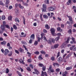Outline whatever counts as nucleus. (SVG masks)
<instances>
[{
	"label": "nucleus",
	"instance_id": "obj_50",
	"mask_svg": "<svg viewBox=\"0 0 76 76\" xmlns=\"http://www.w3.org/2000/svg\"><path fill=\"white\" fill-rule=\"evenodd\" d=\"M29 67H31L32 69H34V66H33V65L32 64H29Z\"/></svg>",
	"mask_w": 76,
	"mask_h": 76
},
{
	"label": "nucleus",
	"instance_id": "obj_55",
	"mask_svg": "<svg viewBox=\"0 0 76 76\" xmlns=\"http://www.w3.org/2000/svg\"><path fill=\"white\" fill-rule=\"evenodd\" d=\"M33 41V40L32 39H30L29 41V44H32V41Z\"/></svg>",
	"mask_w": 76,
	"mask_h": 76
},
{
	"label": "nucleus",
	"instance_id": "obj_38",
	"mask_svg": "<svg viewBox=\"0 0 76 76\" xmlns=\"http://www.w3.org/2000/svg\"><path fill=\"white\" fill-rule=\"evenodd\" d=\"M43 18H45V19H48V16L46 15H43Z\"/></svg>",
	"mask_w": 76,
	"mask_h": 76
},
{
	"label": "nucleus",
	"instance_id": "obj_7",
	"mask_svg": "<svg viewBox=\"0 0 76 76\" xmlns=\"http://www.w3.org/2000/svg\"><path fill=\"white\" fill-rule=\"evenodd\" d=\"M48 70V71H50V73H54V70L52 68V66L51 65L50 66Z\"/></svg>",
	"mask_w": 76,
	"mask_h": 76
},
{
	"label": "nucleus",
	"instance_id": "obj_4",
	"mask_svg": "<svg viewBox=\"0 0 76 76\" xmlns=\"http://www.w3.org/2000/svg\"><path fill=\"white\" fill-rule=\"evenodd\" d=\"M42 11V12H45L47 11V5L45 4L43 5Z\"/></svg>",
	"mask_w": 76,
	"mask_h": 76
},
{
	"label": "nucleus",
	"instance_id": "obj_19",
	"mask_svg": "<svg viewBox=\"0 0 76 76\" xmlns=\"http://www.w3.org/2000/svg\"><path fill=\"white\" fill-rule=\"evenodd\" d=\"M55 60L56 58H55V57L54 56H52L50 58V60H51V61H54Z\"/></svg>",
	"mask_w": 76,
	"mask_h": 76
},
{
	"label": "nucleus",
	"instance_id": "obj_21",
	"mask_svg": "<svg viewBox=\"0 0 76 76\" xmlns=\"http://www.w3.org/2000/svg\"><path fill=\"white\" fill-rule=\"evenodd\" d=\"M53 65L54 66H56H56H58V67H59L60 66V65L58 64L57 63H53Z\"/></svg>",
	"mask_w": 76,
	"mask_h": 76
},
{
	"label": "nucleus",
	"instance_id": "obj_11",
	"mask_svg": "<svg viewBox=\"0 0 76 76\" xmlns=\"http://www.w3.org/2000/svg\"><path fill=\"white\" fill-rule=\"evenodd\" d=\"M54 10V7H50L48 8V11H53Z\"/></svg>",
	"mask_w": 76,
	"mask_h": 76
},
{
	"label": "nucleus",
	"instance_id": "obj_17",
	"mask_svg": "<svg viewBox=\"0 0 76 76\" xmlns=\"http://www.w3.org/2000/svg\"><path fill=\"white\" fill-rule=\"evenodd\" d=\"M19 61L20 63H23V64H25V63L23 62V60H22V59L20 58Z\"/></svg>",
	"mask_w": 76,
	"mask_h": 76
},
{
	"label": "nucleus",
	"instance_id": "obj_31",
	"mask_svg": "<svg viewBox=\"0 0 76 76\" xmlns=\"http://www.w3.org/2000/svg\"><path fill=\"white\" fill-rule=\"evenodd\" d=\"M40 53L41 54H44L45 55V54H46V53L43 50H42L40 51Z\"/></svg>",
	"mask_w": 76,
	"mask_h": 76
},
{
	"label": "nucleus",
	"instance_id": "obj_35",
	"mask_svg": "<svg viewBox=\"0 0 76 76\" xmlns=\"http://www.w3.org/2000/svg\"><path fill=\"white\" fill-rule=\"evenodd\" d=\"M60 52H58L57 53V56H56V58H58L59 57H60Z\"/></svg>",
	"mask_w": 76,
	"mask_h": 76
},
{
	"label": "nucleus",
	"instance_id": "obj_28",
	"mask_svg": "<svg viewBox=\"0 0 76 76\" xmlns=\"http://www.w3.org/2000/svg\"><path fill=\"white\" fill-rule=\"evenodd\" d=\"M45 27L47 29H49L50 28V27L48 26V24H46L45 25Z\"/></svg>",
	"mask_w": 76,
	"mask_h": 76
},
{
	"label": "nucleus",
	"instance_id": "obj_61",
	"mask_svg": "<svg viewBox=\"0 0 76 76\" xmlns=\"http://www.w3.org/2000/svg\"><path fill=\"white\" fill-rule=\"evenodd\" d=\"M72 31L74 33H75V32H76V29L74 28L72 29Z\"/></svg>",
	"mask_w": 76,
	"mask_h": 76
},
{
	"label": "nucleus",
	"instance_id": "obj_49",
	"mask_svg": "<svg viewBox=\"0 0 76 76\" xmlns=\"http://www.w3.org/2000/svg\"><path fill=\"white\" fill-rule=\"evenodd\" d=\"M23 47H24V48L26 51H28V49H27V48H26V47L25 46V45H23Z\"/></svg>",
	"mask_w": 76,
	"mask_h": 76
},
{
	"label": "nucleus",
	"instance_id": "obj_62",
	"mask_svg": "<svg viewBox=\"0 0 76 76\" xmlns=\"http://www.w3.org/2000/svg\"><path fill=\"white\" fill-rule=\"evenodd\" d=\"M44 40L46 42V41H47V39H46V37H45V36H44Z\"/></svg>",
	"mask_w": 76,
	"mask_h": 76
},
{
	"label": "nucleus",
	"instance_id": "obj_40",
	"mask_svg": "<svg viewBox=\"0 0 76 76\" xmlns=\"http://www.w3.org/2000/svg\"><path fill=\"white\" fill-rule=\"evenodd\" d=\"M47 42L49 44L51 45V40H47Z\"/></svg>",
	"mask_w": 76,
	"mask_h": 76
},
{
	"label": "nucleus",
	"instance_id": "obj_32",
	"mask_svg": "<svg viewBox=\"0 0 76 76\" xmlns=\"http://www.w3.org/2000/svg\"><path fill=\"white\" fill-rule=\"evenodd\" d=\"M13 28L14 29H15V30H17V29H18V27H17L16 26L15 24L13 25Z\"/></svg>",
	"mask_w": 76,
	"mask_h": 76
},
{
	"label": "nucleus",
	"instance_id": "obj_18",
	"mask_svg": "<svg viewBox=\"0 0 76 76\" xmlns=\"http://www.w3.org/2000/svg\"><path fill=\"white\" fill-rule=\"evenodd\" d=\"M68 18H69V20L71 22H73V20L72 19V18L71 16H69L68 15H67Z\"/></svg>",
	"mask_w": 76,
	"mask_h": 76
},
{
	"label": "nucleus",
	"instance_id": "obj_15",
	"mask_svg": "<svg viewBox=\"0 0 76 76\" xmlns=\"http://www.w3.org/2000/svg\"><path fill=\"white\" fill-rule=\"evenodd\" d=\"M5 25L4 24L1 25V29L2 30H3V31H4L5 30Z\"/></svg>",
	"mask_w": 76,
	"mask_h": 76
},
{
	"label": "nucleus",
	"instance_id": "obj_33",
	"mask_svg": "<svg viewBox=\"0 0 76 76\" xmlns=\"http://www.w3.org/2000/svg\"><path fill=\"white\" fill-rule=\"evenodd\" d=\"M26 69L28 71V72H31V68H30V67H29V66H28Z\"/></svg>",
	"mask_w": 76,
	"mask_h": 76
},
{
	"label": "nucleus",
	"instance_id": "obj_46",
	"mask_svg": "<svg viewBox=\"0 0 76 76\" xmlns=\"http://www.w3.org/2000/svg\"><path fill=\"white\" fill-rule=\"evenodd\" d=\"M5 4H9V1L8 0H6Z\"/></svg>",
	"mask_w": 76,
	"mask_h": 76
},
{
	"label": "nucleus",
	"instance_id": "obj_42",
	"mask_svg": "<svg viewBox=\"0 0 76 76\" xmlns=\"http://www.w3.org/2000/svg\"><path fill=\"white\" fill-rule=\"evenodd\" d=\"M16 73L19 76H22V75H21V73L19 72L18 71H17L16 72Z\"/></svg>",
	"mask_w": 76,
	"mask_h": 76
},
{
	"label": "nucleus",
	"instance_id": "obj_44",
	"mask_svg": "<svg viewBox=\"0 0 76 76\" xmlns=\"http://www.w3.org/2000/svg\"><path fill=\"white\" fill-rule=\"evenodd\" d=\"M27 53V54H28V56L29 57H31V53L29 52H28Z\"/></svg>",
	"mask_w": 76,
	"mask_h": 76
},
{
	"label": "nucleus",
	"instance_id": "obj_48",
	"mask_svg": "<svg viewBox=\"0 0 76 76\" xmlns=\"http://www.w3.org/2000/svg\"><path fill=\"white\" fill-rule=\"evenodd\" d=\"M34 54H36V55H38V54H39V52L38 51H36L34 53Z\"/></svg>",
	"mask_w": 76,
	"mask_h": 76
},
{
	"label": "nucleus",
	"instance_id": "obj_57",
	"mask_svg": "<svg viewBox=\"0 0 76 76\" xmlns=\"http://www.w3.org/2000/svg\"><path fill=\"white\" fill-rule=\"evenodd\" d=\"M60 69L58 68V69H56V71L57 72H60Z\"/></svg>",
	"mask_w": 76,
	"mask_h": 76
},
{
	"label": "nucleus",
	"instance_id": "obj_22",
	"mask_svg": "<svg viewBox=\"0 0 76 76\" xmlns=\"http://www.w3.org/2000/svg\"><path fill=\"white\" fill-rule=\"evenodd\" d=\"M72 3V0H68V1L66 3L67 5H70Z\"/></svg>",
	"mask_w": 76,
	"mask_h": 76
},
{
	"label": "nucleus",
	"instance_id": "obj_30",
	"mask_svg": "<svg viewBox=\"0 0 76 76\" xmlns=\"http://www.w3.org/2000/svg\"><path fill=\"white\" fill-rule=\"evenodd\" d=\"M59 46V45L58 44H56L54 45V47L55 48H58V47Z\"/></svg>",
	"mask_w": 76,
	"mask_h": 76
},
{
	"label": "nucleus",
	"instance_id": "obj_20",
	"mask_svg": "<svg viewBox=\"0 0 76 76\" xmlns=\"http://www.w3.org/2000/svg\"><path fill=\"white\" fill-rule=\"evenodd\" d=\"M72 29H69V30L68 31V32L69 34L70 35H72Z\"/></svg>",
	"mask_w": 76,
	"mask_h": 76
},
{
	"label": "nucleus",
	"instance_id": "obj_58",
	"mask_svg": "<svg viewBox=\"0 0 76 76\" xmlns=\"http://www.w3.org/2000/svg\"><path fill=\"white\" fill-rule=\"evenodd\" d=\"M4 30H0V34H2L4 32Z\"/></svg>",
	"mask_w": 76,
	"mask_h": 76
},
{
	"label": "nucleus",
	"instance_id": "obj_2",
	"mask_svg": "<svg viewBox=\"0 0 76 76\" xmlns=\"http://www.w3.org/2000/svg\"><path fill=\"white\" fill-rule=\"evenodd\" d=\"M46 69V67L44 66V65L43 66L42 70V71L41 76H48V75L46 72H44L43 71H45Z\"/></svg>",
	"mask_w": 76,
	"mask_h": 76
},
{
	"label": "nucleus",
	"instance_id": "obj_51",
	"mask_svg": "<svg viewBox=\"0 0 76 76\" xmlns=\"http://www.w3.org/2000/svg\"><path fill=\"white\" fill-rule=\"evenodd\" d=\"M6 18V17L4 15H3L1 17L2 20H4Z\"/></svg>",
	"mask_w": 76,
	"mask_h": 76
},
{
	"label": "nucleus",
	"instance_id": "obj_6",
	"mask_svg": "<svg viewBox=\"0 0 76 76\" xmlns=\"http://www.w3.org/2000/svg\"><path fill=\"white\" fill-rule=\"evenodd\" d=\"M18 7H19L20 8V9H24V7L21 6V4H15V7H16V8H17V7H18Z\"/></svg>",
	"mask_w": 76,
	"mask_h": 76
},
{
	"label": "nucleus",
	"instance_id": "obj_41",
	"mask_svg": "<svg viewBox=\"0 0 76 76\" xmlns=\"http://www.w3.org/2000/svg\"><path fill=\"white\" fill-rule=\"evenodd\" d=\"M74 47H75V45H72V47H71L70 48V50H73V48Z\"/></svg>",
	"mask_w": 76,
	"mask_h": 76
},
{
	"label": "nucleus",
	"instance_id": "obj_8",
	"mask_svg": "<svg viewBox=\"0 0 76 76\" xmlns=\"http://www.w3.org/2000/svg\"><path fill=\"white\" fill-rule=\"evenodd\" d=\"M71 39L72 41H70V43L72 44H73V43H74L75 44H76V41H75V38L73 37H72Z\"/></svg>",
	"mask_w": 76,
	"mask_h": 76
},
{
	"label": "nucleus",
	"instance_id": "obj_37",
	"mask_svg": "<svg viewBox=\"0 0 76 76\" xmlns=\"http://www.w3.org/2000/svg\"><path fill=\"white\" fill-rule=\"evenodd\" d=\"M15 21L16 22H20L19 20L17 18H15Z\"/></svg>",
	"mask_w": 76,
	"mask_h": 76
},
{
	"label": "nucleus",
	"instance_id": "obj_47",
	"mask_svg": "<svg viewBox=\"0 0 76 76\" xmlns=\"http://www.w3.org/2000/svg\"><path fill=\"white\" fill-rule=\"evenodd\" d=\"M0 5L2 6H4L5 4H4L2 1H0Z\"/></svg>",
	"mask_w": 76,
	"mask_h": 76
},
{
	"label": "nucleus",
	"instance_id": "obj_5",
	"mask_svg": "<svg viewBox=\"0 0 76 76\" xmlns=\"http://www.w3.org/2000/svg\"><path fill=\"white\" fill-rule=\"evenodd\" d=\"M55 31H56V30L54 28H52L50 29L51 34L53 36H55V35H56V34H55Z\"/></svg>",
	"mask_w": 76,
	"mask_h": 76
},
{
	"label": "nucleus",
	"instance_id": "obj_10",
	"mask_svg": "<svg viewBox=\"0 0 76 76\" xmlns=\"http://www.w3.org/2000/svg\"><path fill=\"white\" fill-rule=\"evenodd\" d=\"M27 1L26 2V3H24V2H23V1L22 3H23V6H28V4L27 3H28L29 2V0H26Z\"/></svg>",
	"mask_w": 76,
	"mask_h": 76
},
{
	"label": "nucleus",
	"instance_id": "obj_60",
	"mask_svg": "<svg viewBox=\"0 0 76 76\" xmlns=\"http://www.w3.org/2000/svg\"><path fill=\"white\" fill-rule=\"evenodd\" d=\"M70 56V54H68L66 57V59H67V58H68Z\"/></svg>",
	"mask_w": 76,
	"mask_h": 76
},
{
	"label": "nucleus",
	"instance_id": "obj_13",
	"mask_svg": "<svg viewBox=\"0 0 76 76\" xmlns=\"http://www.w3.org/2000/svg\"><path fill=\"white\" fill-rule=\"evenodd\" d=\"M57 31H59L60 32H63V29H61L60 27H58L57 28Z\"/></svg>",
	"mask_w": 76,
	"mask_h": 76
},
{
	"label": "nucleus",
	"instance_id": "obj_53",
	"mask_svg": "<svg viewBox=\"0 0 76 76\" xmlns=\"http://www.w3.org/2000/svg\"><path fill=\"white\" fill-rule=\"evenodd\" d=\"M15 52L16 53V54H19V51L18 50H15Z\"/></svg>",
	"mask_w": 76,
	"mask_h": 76
},
{
	"label": "nucleus",
	"instance_id": "obj_52",
	"mask_svg": "<svg viewBox=\"0 0 76 76\" xmlns=\"http://www.w3.org/2000/svg\"><path fill=\"white\" fill-rule=\"evenodd\" d=\"M27 61L28 63H31L32 62V61L31 59H28Z\"/></svg>",
	"mask_w": 76,
	"mask_h": 76
},
{
	"label": "nucleus",
	"instance_id": "obj_26",
	"mask_svg": "<svg viewBox=\"0 0 76 76\" xmlns=\"http://www.w3.org/2000/svg\"><path fill=\"white\" fill-rule=\"evenodd\" d=\"M64 73L62 74L63 76H67L66 75L67 74L68 72L66 71H65L64 72Z\"/></svg>",
	"mask_w": 76,
	"mask_h": 76
},
{
	"label": "nucleus",
	"instance_id": "obj_36",
	"mask_svg": "<svg viewBox=\"0 0 76 76\" xmlns=\"http://www.w3.org/2000/svg\"><path fill=\"white\" fill-rule=\"evenodd\" d=\"M12 19V16L10 15L8 16V19L9 20H11Z\"/></svg>",
	"mask_w": 76,
	"mask_h": 76
},
{
	"label": "nucleus",
	"instance_id": "obj_9",
	"mask_svg": "<svg viewBox=\"0 0 76 76\" xmlns=\"http://www.w3.org/2000/svg\"><path fill=\"white\" fill-rule=\"evenodd\" d=\"M57 61L59 63H61L63 62V58L61 57L60 56L57 59Z\"/></svg>",
	"mask_w": 76,
	"mask_h": 76
},
{
	"label": "nucleus",
	"instance_id": "obj_12",
	"mask_svg": "<svg viewBox=\"0 0 76 76\" xmlns=\"http://www.w3.org/2000/svg\"><path fill=\"white\" fill-rule=\"evenodd\" d=\"M9 53V50L7 49H6L5 50V53H4V55L5 56H7L8 53Z\"/></svg>",
	"mask_w": 76,
	"mask_h": 76
},
{
	"label": "nucleus",
	"instance_id": "obj_1",
	"mask_svg": "<svg viewBox=\"0 0 76 76\" xmlns=\"http://www.w3.org/2000/svg\"><path fill=\"white\" fill-rule=\"evenodd\" d=\"M41 37L40 38L39 37H37V41H35L34 43V45H35L36 46V45H38V42H40V40L41 39H43V37H44V34H41Z\"/></svg>",
	"mask_w": 76,
	"mask_h": 76
},
{
	"label": "nucleus",
	"instance_id": "obj_59",
	"mask_svg": "<svg viewBox=\"0 0 76 76\" xmlns=\"http://www.w3.org/2000/svg\"><path fill=\"white\" fill-rule=\"evenodd\" d=\"M21 42H22L23 44H24V45H25V44H26V42H25L24 41H22Z\"/></svg>",
	"mask_w": 76,
	"mask_h": 76
},
{
	"label": "nucleus",
	"instance_id": "obj_24",
	"mask_svg": "<svg viewBox=\"0 0 76 76\" xmlns=\"http://www.w3.org/2000/svg\"><path fill=\"white\" fill-rule=\"evenodd\" d=\"M18 51H19V52H20V53H23V51H24V50L23 49H22L21 48H20L19 49H18Z\"/></svg>",
	"mask_w": 76,
	"mask_h": 76
},
{
	"label": "nucleus",
	"instance_id": "obj_34",
	"mask_svg": "<svg viewBox=\"0 0 76 76\" xmlns=\"http://www.w3.org/2000/svg\"><path fill=\"white\" fill-rule=\"evenodd\" d=\"M38 66H39V67H42L44 66V64H41V63L39 64Z\"/></svg>",
	"mask_w": 76,
	"mask_h": 76
},
{
	"label": "nucleus",
	"instance_id": "obj_3",
	"mask_svg": "<svg viewBox=\"0 0 76 76\" xmlns=\"http://www.w3.org/2000/svg\"><path fill=\"white\" fill-rule=\"evenodd\" d=\"M71 39V38H70V37H69L67 38V40L66 41H65L63 43V44H64L65 46V45H66L67 44H68L69 42V41Z\"/></svg>",
	"mask_w": 76,
	"mask_h": 76
},
{
	"label": "nucleus",
	"instance_id": "obj_43",
	"mask_svg": "<svg viewBox=\"0 0 76 76\" xmlns=\"http://www.w3.org/2000/svg\"><path fill=\"white\" fill-rule=\"evenodd\" d=\"M5 26L7 28V29H10V27L9 26V25H5Z\"/></svg>",
	"mask_w": 76,
	"mask_h": 76
},
{
	"label": "nucleus",
	"instance_id": "obj_25",
	"mask_svg": "<svg viewBox=\"0 0 76 76\" xmlns=\"http://www.w3.org/2000/svg\"><path fill=\"white\" fill-rule=\"evenodd\" d=\"M6 42L5 41H4L3 42H1V45H6Z\"/></svg>",
	"mask_w": 76,
	"mask_h": 76
},
{
	"label": "nucleus",
	"instance_id": "obj_23",
	"mask_svg": "<svg viewBox=\"0 0 76 76\" xmlns=\"http://www.w3.org/2000/svg\"><path fill=\"white\" fill-rule=\"evenodd\" d=\"M13 54V52L12 51H10L9 53L8 54V56H11Z\"/></svg>",
	"mask_w": 76,
	"mask_h": 76
},
{
	"label": "nucleus",
	"instance_id": "obj_14",
	"mask_svg": "<svg viewBox=\"0 0 76 76\" xmlns=\"http://www.w3.org/2000/svg\"><path fill=\"white\" fill-rule=\"evenodd\" d=\"M34 70L35 72L36 73L37 75H38L39 74V72L38 70L36 69H34Z\"/></svg>",
	"mask_w": 76,
	"mask_h": 76
},
{
	"label": "nucleus",
	"instance_id": "obj_39",
	"mask_svg": "<svg viewBox=\"0 0 76 76\" xmlns=\"http://www.w3.org/2000/svg\"><path fill=\"white\" fill-rule=\"evenodd\" d=\"M59 39H60L59 36L56 37L55 38V41H58V40H59Z\"/></svg>",
	"mask_w": 76,
	"mask_h": 76
},
{
	"label": "nucleus",
	"instance_id": "obj_64",
	"mask_svg": "<svg viewBox=\"0 0 76 76\" xmlns=\"http://www.w3.org/2000/svg\"><path fill=\"white\" fill-rule=\"evenodd\" d=\"M57 19L59 21H61V19L59 17H57Z\"/></svg>",
	"mask_w": 76,
	"mask_h": 76
},
{
	"label": "nucleus",
	"instance_id": "obj_54",
	"mask_svg": "<svg viewBox=\"0 0 76 76\" xmlns=\"http://www.w3.org/2000/svg\"><path fill=\"white\" fill-rule=\"evenodd\" d=\"M9 70L8 68H7L6 69V73H9Z\"/></svg>",
	"mask_w": 76,
	"mask_h": 76
},
{
	"label": "nucleus",
	"instance_id": "obj_27",
	"mask_svg": "<svg viewBox=\"0 0 76 76\" xmlns=\"http://www.w3.org/2000/svg\"><path fill=\"white\" fill-rule=\"evenodd\" d=\"M38 59H39V60H42L43 59V58L42 57V54L40 55Z\"/></svg>",
	"mask_w": 76,
	"mask_h": 76
},
{
	"label": "nucleus",
	"instance_id": "obj_45",
	"mask_svg": "<svg viewBox=\"0 0 76 76\" xmlns=\"http://www.w3.org/2000/svg\"><path fill=\"white\" fill-rule=\"evenodd\" d=\"M45 3L47 4H49V1L47 0V1H45Z\"/></svg>",
	"mask_w": 76,
	"mask_h": 76
},
{
	"label": "nucleus",
	"instance_id": "obj_29",
	"mask_svg": "<svg viewBox=\"0 0 76 76\" xmlns=\"http://www.w3.org/2000/svg\"><path fill=\"white\" fill-rule=\"evenodd\" d=\"M72 69V66H70L69 67H67L66 68V70H71Z\"/></svg>",
	"mask_w": 76,
	"mask_h": 76
},
{
	"label": "nucleus",
	"instance_id": "obj_56",
	"mask_svg": "<svg viewBox=\"0 0 76 76\" xmlns=\"http://www.w3.org/2000/svg\"><path fill=\"white\" fill-rule=\"evenodd\" d=\"M51 41L53 43H54L55 42V39H54L53 38L51 39Z\"/></svg>",
	"mask_w": 76,
	"mask_h": 76
},
{
	"label": "nucleus",
	"instance_id": "obj_63",
	"mask_svg": "<svg viewBox=\"0 0 76 76\" xmlns=\"http://www.w3.org/2000/svg\"><path fill=\"white\" fill-rule=\"evenodd\" d=\"M57 36H61V33H57L56 34Z\"/></svg>",
	"mask_w": 76,
	"mask_h": 76
},
{
	"label": "nucleus",
	"instance_id": "obj_16",
	"mask_svg": "<svg viewBox=\"0 0 76 76\" xmlns=\"http://www.w3.org/2000/svg\"><path fill=\"white\" fill-rule=\"evenodd\" d=\"M30 38L33 40L35 39V35L34 34H33L31 36Z\"/></svg>",
	"mask_w": 76,
	"mask_h": 76
}]
</instances>
